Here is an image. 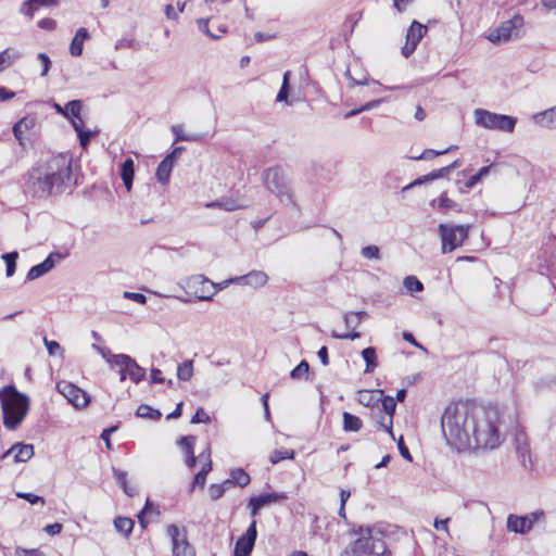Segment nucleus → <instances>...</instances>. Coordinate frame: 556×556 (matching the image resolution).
Instances as JSON below:
<instances>
[{"instance_id": "nucleus-1", "label": "nucleus", "mask_w": 556, "mask_h": 556, "mask_svg": "<svg viewBox=\"0 0 556 556\" xmlns=\"http://www.w3.org/2000/svg\"><path fill=\"white\" fill-rule=\"evenodd\" d=\"M441 426L447 444L457 451L494 450L506 434L504 416L497 407L470 402L448 405L442 415Z\"/></svg>"}, {"instance_id": "nucleus-2", "label": "nucleus", "mask_w": 556, "mask_h": 556, "mask_svg": "<svg viewBox=\"0 0 556 556\" xmlns=\"http://www.w3.org/2000/svg\"><path fill=\"white\" fill-rule=\"evenodd\" d=\"M72 186V159L66 154L50 159L42 168L34 170L29 179V188L38 198L62 193Z\"/></svg>"}, {"instance_id": "nucleus-3", "label": "nucleus", "mask_w": 556, "mask_h": 556, "mask_svg": "<svg viewBox=\"0 0 556 556\" xmlns=\"http://www.w3.org/2000/svg\"><path fill=\"white\" fill-rule=\"evenodd\" d=\"M354 534L357 538L344 548L342 556H392L379 529L359 527Z\"/></svg>"}, {"instance_id": "nucleus-4", "label": "nucleus", "mask_w": 556, "mask_h": 556, "mask_svg": "<svg viewBox=\"0 0 556 556\" xmlns=\"http://www.w3.org/2000/svg\"><path fill=\"white\" fill-rule=\"evenodd\" d=\"M0 402L4 427L8 430L17 429L28 413L29 397L14 386H7L0 390Z\"/></svg>"}, {"instance_id": "nucleus-5", "label": "nucleus", "mask_w": 556, "mask_h": 556, "mask_svg": "<svg viewBox=\"0 0 556 556\" xmlns=\"http://www.w3.org/2000/svg\"><path fill=\"white\" fill-rule=\"evenodd\" d=\"M266 189L275 194L285 206L295 207L296 201L291 188V181L280 167H270L263 172Z\"/></svg>"}, {"instance_id": "nucleus-6", "label": "nucleus", "mask_w": 556, "mask_h": 556, "mask_svg": "<svg viewBox=\"0 0 556 556\" xmlns=\"http://www.w3.org/2000/svg\"><path fill=\"white\" fill-rule=\"evenodd\" d=\"M103 357H105L112 368L118 371L121 382L129 378L134 383H139L146 377V369L127 354H113L108 357L103 354Z\"/></svg>"}, {"instance_id": "nucleus-7", "label": "nucleus", "mask_w": 556, "mask_h": 556, "mask_svg": "<svg viewBox=\"0 0 556 556\" xmlns=\"http://www.w3.org/2000/svg\"><path fill=\"white\" fill-rule=\"evenodd\" d=\"M473 114L476 124L486 129L513 132L517 124V118L514 116L493 113L484 109H476Z\"/></svg>"}, {"instance_id": "nucleus-8", "label": "nucleus", "mask_w": 556, "mask_h": 556, "mask_svg": "<svg viewBox=\"0 0 556 556\" xmlns=\"http://www.w3.org/2000/svg\"><path fill=\"white\" fill-rule=\"evenodd\" d=\"M178 286L199 301H212L216 294V285L203 275H193L181 279Z\"/></svg>"}, {"instance_id": "nucleus-9", "label": "nucleus", "mask_w": 556, "mask_h": 556, "mask_svg": "<svg viewBox=\"0 0 556 556\" xmlns=\"http://www.w3.org/2000/svg\"><path fill=\"white\" fill-rule=\"evenodd\" d=\"M438 231L442 241V253L446 254L464 243L468 237L469 227L464 225L440 224Z\"/></svg>"}, {"instance_id": "nucleus-10", "label": "nucleus", "mask_w": 556, "mask_h": 556, "mask_svg": "<svg viewBox=\"0 0 556 556\" xmlns=\"http://www.w3.org/2000/svg\"><path fill=\"white\" fill-rule=\"evenodd\" d=\"M523 24V16L515 14L509 20L502 22L486 38L493 43L506 42L518 38L522 31Z\"/></svg>"}, {"instance_id": "nucleus-11", "label": "nucleus", "mask_w": 556, "mask_h": 556, "mask_svg": "<svg viewBox=\"0 0 556 556\" xmlns=\"http://www.w3.org/2000/svg\"><path fill=\"white\" fill-rule=\"evenodd\" d=\"M166 532L172 541L174 556H195L193 547L187 540L185 530H180L176 525H169Z\"/></svg>"}, {"instance_id": "nucleus-12", "label": "nucleus", "mask_w": 556, "mask_h": 556, "mask_svg": "<svg viewBox=\"0 0 556 556\" xmlns=\"http://www.w3.org/2000/svg\"><path fill=\"white\" fill-rule=\"evenodd\" d=\"M56 390L76 408H84L90 402L89 395L72 382L59 381Z\"/></svg>"}, {"instance_id": "nucleus-13", "label": "nucleus", "mask_w": 556, "mask_h": 556, "mask_svg": "<svg viewBox=\"0 0 556 556\" xmlns=\"http://www.w3.org/2000/svg\"><path fill=\"white\" fill-rule=\"evenodd\" d=\"M542 517L543 511H534L526 516L509 515L507 517V529L515 533H527Z\"/></svg>"}, {"instance_id": "nucleus-14", "label": "nucleus", "mask_w": 556, "mask_h": 556, "mask_svg": "<svg viewBox=\"0 0 556 556\" xmlns=\"http://www.w3.org/2000/svg\"><path fill=\"white\" fill-rule=\"evenodd\" d=\"M257 538L256 520H252L247 531L235 544L233 556H250Z\"/></svg>"}, {"instance_id": "nucleus-15", "label": "nucleus", "mask_w": 556, "mask_h": 556, "mask_svg": "<svg viewBox=\"0 0 556 556\" xmlns=\"http://www.w3.org/2000/svg\"><path fill=\"white\" fill-rule=\"evenodd\" d=\"M268 280L266 273L262 270H252L243 276H238L226 280L240 286H249L254 289L263 287Z\"/></svg>"}, {"instance_id": "nucleus-16", "label": "nucleus", "mask_w": 556, "mask_h": 556, "mask_svg": "<svg viewBox=\"0 0 556 556\" xmlns=\"http://www.w3.org/2000/svg\"><path fill=\"white\" fill-rule=\"evenodd\" d=\"M54 257L60 258L61 255L59 253H50L43 262L30 267L26 279L31 281L49 273L55 266Z\"/></svg>"}, {"instance_id": "nucleus-17", "label": "nucleus", "mask_w": 556, "mask_h": 556, "mask_svg": "<svg viewBox=\"0 0 556 556\" xmlns=\"http://www.w3.org/2000/svg\"><path fill=\"white\" fill-rule=\"evenodd\" d=\"M10 455H13L16 463H25L34 456V445L15 443L2 455V457L5 458Z\"/></svg>"}, {"instance_id": "nucleus-18", "label": "nucleus", "mask_w": 556, "mask_h": 556, "mask_svg": "<svg viewBox=\"0 0 556 556\" xmlns=\"http://www.w3.org/2000/svg\"><path fill=\"white\" fill-rule=\"evenodd\" d=\"M532 119L541 127L556 129V106L534 114Z\"/></svg>"}, {"instance_id": "nucleus-19", "label": "nucleus", "mask_w": 556, "mask_h": 556, "mask_svg": "<svg viewBox=\"0 0 556 556\" xmlns=\"http://www.w3.org/2000/svg\"><path fill=\"white\" fill-rule=\"evenodd\" d=\"M58 4V0H26L22 3L20 12L31 18L40 8L53 7Z\"/></svg>"}, {"instance_id": "nucleus-20", "label": "nucleus", "mask_w": 556, "mask_h": 556, "mask_svg": "<svg viewBox=\"0 0 556 556\" xmlns=\"http://www.w3.org/2000/svg\"><path fill=\"white\" fill-rule=\"evenodd\" d=\"M90 37L89 31L85 27L77 29L70 46V52L73 56H80L83 54L84 41Z\"/></svg>"}, {"instance_id": "nucleus-21", "label": "nucleus", "mask_w": 556, "mask_h": 556, "mask_svg": "<svg viewBox=\"0 0 556 556\" xmlns=\"http://www.w3.org/2000/svg\"><path fill=\"white\" fill-rule=\"evenodd\" d=\"M251 481L248 472L242 468H235L230 470V478L225 480V484L229 488L232 485H239L241 488L247 486Z\"/></svg>"}, {"instance_id": "nucleus-22", "label": "nucleus", "mask_w": 556, "mask_h": 556, "mask_svg": "<svg viewBox=\"0 0 556 556\" xmlns=\"http://www.w3.org/2000/svg\"><path fill=\"white\" fill-rule=\"evenodd\" d=\"M35 126L34 117H23L13 126V134L20 144H24V135Z\"/></svg>"}, {"instance_id": "nucleus-23", "label": "nucleus", "mask_w": 556, "mask_h": 556, "mask_svg": "<svg viewBox=\"0 0 556 556\" xmlns=\"http://www.w3.org/2000/svg\"><path fill=\"white\" fill-rule=\"evenodd\" d=\"M382 391H369V390H363L358 392V402L359 404L367 406V407H374L376 406L382 396Z\"/></svg>"}, {"instance_id": "nucleus-24", "label": "nucleus", "mask_w": 556, "mask_h": 556, "mask_svg": "<svg viewBox=\"0 0 556 556\" xmlns=\"http://www.w3.org/2000/svg\"><path fill=\"white\" fill-rule=\"evenodd\" d=\"M113 476H114L116 482L118 483V485L123 489V491L128 496H135L137 494L136 486L129 485L127 482V472L126 471H123L117 468H113Z\"/></svg>"}, {"instance_id": "nucleus-25", "label": "nucleus", "mask_w": 556, "mask_h": 556, "mask_svg": "<svg viewBox=\"0 0 556 556\" xmlns=\"http://www.w3.org/2000/svg\"><path fill=\"white\" fill-rule=\"evenodd\" d=\"M342 418H343V430L345 432H357L363 427L362 419L351 413L344 412L342 414Z\"/></svg>"}, {"instance_id": "nucleus-26", "label": "nucleus", "mask_w": 556, "mask_h": 556, "mask_svg": "<svg viewBox=\"0 0 556 556\" xmlns=\"http://www.w3.org/2000/svg\"><path fill=\"white\" fill-rule=\"evenodd\" d=\"M362 357L366 363L364 372L371 374L378 366L376 349L368 346L362 351Z\"/></svg>"}, {"instance_id": "nucleus-27", "label": "nucleus", "mask_w": 556, "mask_h": 556, "mask_svg": "<svg viewBox=\"0 0 556 556\" xmlns=\"http://www.w3.org/2000/svg\"><path fill=\"white\" fill-rule=\"evenodd\" d=\"M173 167H174V164L169 160H166L164 157L157 166V169L155 173L156 179L163 185L167 184L169 180Z\"/></svg>"}, {"instance_id": "nucleus-28", "label": "nucleus", "mask_w": 556, "mask_h": 556, "mask_svg": "<svg viewBox=\"0 0 556 556\" xmlns=\"http://www.w3.org/2000/svg\"><path fill=\"white\" fill-rule=\"evenodd\" d=\"M252 498L260 506V508H263L264 506H267L271 503L283 501L287 498V496L283 493L274 492L261 494L258 496H253Z\"/></svg>"}, {"instance_id": "nucleus-29", "label": "nucleus", "mask_w": 556, "mask_h": 556, "mask_svg": "<svg viewBox=\"0 0 556 556\" xmlns=\"http://www.w3.org/2000/svg\"><path fill=\"white\" fill-rule=\"evenodd\" d=\"M206 207H210V208L218 207V208H223L225 211L230 212V211H236V210L242 208L243 205L233 199H223V200L208 202L206 204Z\"/></svg>"}, {"instance_id": "nucleus-30", "label": "nucleus", "mask_w": 556, "mask_h": 556, "mask_svg": "<svg viewBox=\"0 0 556 556\" xmlns=\"http://www.w3.org/2000/svg\"><path fill=\"white\" fill-rule=\"evenodd\" d=\"M426 31L427 28L424 25L414 21L407 30L406 40L418 45Z\"/></svg>"}, {"instance_id": "nucleus-31", "label": "nucleus", "mask_w": 556, "mask_h": 556, "mask_svg": "<svg viewBox=\"0 0 556 556\" xmlns=\"http://www.w3.org/2000/svg\"><path fill=\"white\" fill-rule=\"evenodd\" d=\"M134 520L127 517H117L114 520V527L117 532L128 538L134 529Z\"/></svg>"}, {"instance_id": "nucleus-32", "label": "nucleus", "mask_w": 556, "mask_h": 556, "mask_svg": "<svg viewBox=\"0 0 556 556\" xmlns=\"http://www.w3.org/2000/svg\"><path fill=\"white\" fill-rule=\"evenodd\" d=\"M136 416L150 420H159L162 414L159 409L152 408L147 404H141L136 410Z\"/></svg>"}, {"instance_id": "nucleus-33", "label": "nucleus", "mask_w": 556, "mask_h": 556, "mask_svg": "<svg viewBox=\"0 0 556 556\" xmlns=\"http://www.w3.org/2000/svg\"><path fill=\"white\" fill-rule=\"evenodd\" d=\"M193 376V362L187 359L177 366V378L181 381H189Z\"/></svg>"}, {"instance_id": "nucleus-34", "label": "nucleus", "mask_w": 556, "mask_h": 556, "mask_svg": "<svg viewBox=\"0 0 556 556\" xmlns=\"http://www.w3.org/2000/svg\"><path fill=\"white\" fill-rule=\"evenodd\" d=\"M18 257V253L16 251L5 253L2 255V260L5 262V275L7 277H12L16 270V260Z\"/></svg>"}, {"instance_id": "nucleus-35", "label": "nucleus", "mask_w": 556, "mask_h": 556, "mask_svg": "<svg viewBox=\"0 0 556 556\" xmlns=\"http://www.w3.org/2000/svg\"><path fill=\"white\" fill-rule=\"evenodd\" d=\"M172 131L176 137V141H198L201 139L200 135L195 134H186L184 131L182 125H174L172 126Z\"/></svg>"}, {"instance_id": "nucleus-36", "label": "nucleus", "mask_w": 556, "mask_h": 556, "mask_svg": "<svg viewBox=\"0 0 556 556\" xmlns=\"http://www.w3.org/2000/svg\"><path fill=\"white\" fill-rule=\"evenodd\" d=\"M379 403H381V412H383L384 415H387V417H391L393 419V416L396 410V402H395L394 397L389 396V395L388 396L382 395Z\"/></svg>"}, {"instance_id": "nucleus-37", "label": "nucleus", "mask_w": 556, "mask_h": 556, "mask_svg": "<svg viewBox=\"0 0 556 556\" xmlns=\"http://www.w3.org/2000/svg\"><path fill=\"white\" fill-rule=\"evenodd\" d=\"M290 76H291V73L289 71L285 72L280 90L276 97L277 102H287L288 103Z\"/></svg>"}, {"instance_id": "nucleus-38", "label": "nucleus", "mask_w": 556, "mask_h": 556, "mask_svg": "<svg viewBox=\"0 0 556 556\" xmlns=\"http://www.w3.org/2000/svg\"><path fill=\"white\" fill-rule=\"evenodd\" d=\"M83 103L80 100H72L66 103L65 110H66V118L73 119V118H79L80 112H81Z\"/></svg>"}, {"instance_id": "nucleus-39", "label": "nucleus", "mask_w": 556, "mask_h": 556, "mask_svg": "<svg viewBox=\"0 0 556 556\" xmlns=\"http://www.w3.org/2000/svg\"><path fill=\"white\" fill-rule=\"evenodd\" d=\"M403 285L405 289L410 292H420L424 290L422 282L415 276H407L404 278Z\"/></svg>"}, {"instance_id": "nucleus-40", "label": "nucleus", "mask_w": 556, "mask_h": 556, "mask_svg": "<svg viewBox=\"0 0 556 556\" xmlns=\"http://www.w3.org/2000/svg\"><path fill=\"white\" fill-rule=\"evenodd\" d=\"M294 456L293 450H276L270 455V463L275 465L283 459H293Z\"/></svg>"}, {"instance_id": "nucleus-41", "label": "nucleus", "mask_w": 556, "mask_h": 556, "mask_svg": "<svg viewBox=\"0 0 556 556\" xmlns=\"http://www.w3.org/2000/svg\"><path fill=\"white\" fill-rule=\"evenodd\" d=\"M0 53L3 56L8 66H11L23 56L22 52H20L15 48H7Z\"/></svg>"}, {"instance_id": "nucleus-42", "label": "nucleus", "mask_w": 556, "mask_h": 556, "mask_svg": "<svg viewBox=\"0 0 556 556\" xmlns=\"http://www.w3.org/2000/svg\"><path fill=\"white\" fill-rule=\"evenodd\" d=\"M135 174V163L134 160L127 157L121 165V178H134Z\"/></svg>"}, {"instance_id": "nucleus-43", "label": "nucleus", "mask_w": 556, "mask_h": 556, "mask_svg": "<svg viewBox=\"0 0 556 556\" xmlns=\"http://www.w3.org/2000/svg\"><path fill=\"white\" fill-rule=\"evenodd\" d=\"M228 488H229V485L225 484V481L219 484H217V483L211 484L208 488V494H210L211 500L217 501L218 498H220Z\"/></svg>"}, {"instance_id": "nucleus-44", "label": "nucleus", "mask_w": 556, "mask_h": 556, "mask_svg": "<svg viewBox=\"0 0 556 556\" xmlns=\"http://www.w3.org/2000/svg\"><path fill=\"white\" fill-rule=\"evenodd\" d=\"M308 370H309V365L305 359H303L300 362V364L296 367H294L291 370L290 377L292 379H302L303 377L307 376Z\"/></svg>"}, {"instance_id": "nucleus-45", "label": "nucleus", "mask_w": 556, "mask_h": 556, "mask_svg": "<svg viewBox=\"0 0 556 556\" xmlns=\"http://www.w3.org/2000/svg\"><path fill=\"white\" fill-rule=\"evenodd\" d=\"M378 429H382L386 432L390 434V437L395 440L394 433H393V419L391 417H387V415H380L379 419L377 420Z\"/></svg>"}, {"instance_id": "nucleus-46", "label": "nucleus", "mask_w": 556, "mask_h": 556, "mask_svg": "<svg viewBox=\"0 0 556 556\" xmlns=\"http://www.w3.org/2000/svg\"><path fill=\"white\" fill-rule=\"evenodd\" d=\"M492 166H483L481 167L477 174L472 175L466 182V187L467 188H472L473 186H476L483 177H485L490 170H491Z\"/></svg>"}, {"instance_id": "nucleus-47", "label": "nucleus", "mask_w": 556, "mask_h": 556, "mask_svg": "<svg viewBox=\"0 0 556 556\" xmlns=\"http://www.w3.org/2000/svg\"><path fill=\"white\" fill-rule=\"evenodd\" d=\"M194 442H195V437L186 435V437L180 438V440L178 441V444L181 447V450L185 452V454L187 455V454L193 453Z\"/></svg>"}, {"instance_id": "nucleus-48", "label": "nucleus", "mask_w": 556, "mask_h": 556, "mask_svg": "<svg viewBox=\"0 0 556 556\" xmlns=\"http://www.w3.org/2000/svg\"><path fill=\"white\" fill-rule=\"evenodd\" d=\"M361 254L367 260H379L380 249L377 245H367L362 249Z\"/></svg>"}, {"instance_id": "nucleus-49", "label": "nucleus", "mask_w": 556, "mask_h": 556, "mask_svg": "<svg viewBox=\"0 0 556 556\" xmlns=\"http://www.w3.org/2000/svg\"><path fill=\"white\" fill-rule=\"evenodd\" d=\"M455 147H450L445 150H442V151H435V150H432V149H427L425 150L419 156H416V157H413L414 160H431L435 156H439V155H442V154H445L447 152H450L452 149H454Z\"/></svg>"}, {"instance_id": "nucleus-50", "label": "nucleus", "mask_w": 556, "mask_h": 556, "mask_svg": "<svg viewBox=\"0 0 556 556\" xmlns=\"http://www.w3.org/2000/svg\"><path fill=\"white\" fill-rule=\"evenodd\" d=\"M211 421L210 416L202 408L199 407L195 412V414L191 418V424H208Z\"/></svg>"}, {"instance_id": "nucleus-51", "label": "nucleus", "mask_w": 556, "mask_h": 556, "mask_svg": "<svg viewBox=\"0 0 556 556\" xmlns=\"http://www.w3.org/2000/svg\"><path fill=\"white\" fill-rule=\"evenodd\" d=\"M16 496H17L18 498H23V500L27 501V502H28V503H30L31 505H35V504H38V503H41V504H43V503H45L43 497L38 496V495H36V494H33V493L17 492V493H16Z\"/></svg>"}, {"instance_id": "nucleus-52", "label": "nucleus", "mask_w": 556, "mask_h": 556, "mask_svg": "<svg viewBox=\"0 0 556 556\" xmlns=\"http://www.w3.org/2000/svg\"><path fill=\"white\" fill-rule=\"evenodd\" d=\"M435 203H438L440 208H454L457 206V204L445 194H442L438 200L432 201V205Z\"/></svg>"}, {"instance_id": "nucleus-53", "label": "nucleus", "mask_w": 556, "mask_h": 556, "mask_svg": "<svg viewBox=\"0 0 556 556\" xmlns=\"http://www.w3.org/2000/svg\"><path fill=\"white\" fill-rule=\"evenodd\" d=\"M344 323L348 328L355 330L361 324V318L357 315H353L352 312L346 313L344 315Z\"/></svg>"}, {"instance_id": "nucleus-54", "label": "nucleus", "mask_w": 556, "mask_h": 556, "mask_svg": "<svg viewBox=\"0 0 556 556\" xmlns=\"http://www.w3.org/2000/svg\"><path fill=\"white\" fill-rule=\"evenodd\" d=\"M15 554L16 556H46V554L38 548L28 549L24 547H17Z\"/></svg>"}, {"instance_id": "nucleus-55", "label": "nucleus", "mask_w": 556, "mask_h": 556, "mask_svg": "<svg viewBox=\"0 0 556 556\" xmlns=\"http://www.w3.org/2000/svg\"><path fill=\"white\" fill-rule=\"evenodd\" d=\"M123 296L127 300L137 302L139 304H146L147 300H148L144 294L138 293V292H130V291H125Z\"/></svg>"}, {"instance_id": "nucleus-56", "label": "nucleus", "mask_w": 556, "mask_h": 556, "mask_svg": "<svg viewBox=\"0 0 556 556\" xmlns=\"http://www.w3.org/2000/svg\"><path fill=\"white\" fill-rule=\"evenodd\" d=\"M37 59L41 62L42 71H41L40 75L43 77L48 74V72L51 67V60L43 52L38 53Z\"/></svg>"}, {"instance_id": "nucleus-57", "label": "nucleus", "mask_w": 556, "mask_h": 556, "mask_svg": "<svg viewBox=\"0 0 556 556\" xmlns=\"http://www.w3.org/2000/svg\"><path fill=\"white\" fill-rule=\"evenodd\" d=\"M198 27L201 31H203L210 38H212V39L219 38V35L211 33V30L208 28V20H204V18L198 20Z\"/></svg>"}, {"instance_id": "nucleus-58", "label": "nucleus", "mask_w": 556, "mask_h": 556, "mask_svg": "<svg viewBox=\"0 0 556 556\" xmlns=\"http://www.w3.org/2000/svg\"><path fill=\"white\" fill-rule=\"evenodd\" d=\"M332 338L341 339V340H356L361 337V333L353 330L352 332L348 333H338L336 331H332L331 333Z\"/></svg>"}, {"instance_id": "nucleus-59", "label": "nucleus", "mask_w": 556, "mask_h": 556, "mask_svg": "<svg viewBox=\"0 0 556 556\" xmlns=\"http://www.w3.org/2000/svg\"><path fill=\"white\" fill-rule=\"evenodd\" d=\"M43 343L47 348L49 355H54L58 351H62L61 345L56 341H50L45 337Z\"/></svg>"}, {"instance_id": "nucleus-60", "label": "nucleus", "mask_w": 556, "mask_h": 556, "mask_svg": "<svg viewBox=\"0 0 556 556\" xmlns=\"http://www.w3.org/2000/svg\"><path fill=\"white\" fill-rule=\"evenodd\" d=\"M205 481H206V475L204 472H201L199 471L194 478H193V481H192V484H191V488H190V491H193V489L199 485L201 488H203L205 485Z\"/></svg>"}, {"instance_id": "nucleus-61", "label": "nucleus", "mask_w": 556, "mask_h": 556, "mask_svg": "<svg viewBox=\"0 0 556 556\" xmlns=\"http://www.w3.org/2000/svg\"><path fill=\"white\" fill-rule=\"evenodd\" d=\"M134 43H135V40L131 39V38H122V39L116 41L115 49L116 50H121V49L132 48Z\"/></svg>"}, {"instance_id": "nucleus-62", "label": "nucleus", "mask_w": 556, "mask_h": 556, "mask_svg": "<svg viewBox=\"0 0 556 556\" xmlns=\"http://www.w3.org/2000/svg\"><path fill=\"white\" fill-rule=\"evenodd\" d=\"M117 430L116 426H112L106 428L101 433V439L105 442L108 448H111L110 435Z\"/></svg>"}, {"instance_id": "nucleus-63", "label": "nucleus", "mask_w": 556, "mask_h": 556, "mask_svg": "<svg viewBox=\"0 0 556 556\" xmlns=\"http://www.w3.org/2000/svg\"><path fill=\"white\" fill-rule=\"evenodd\" d=\"M77 135L79 138L80 146L85 148L89 143L90 138L93 135V132L90 130H83V131L78 132Z\"/></svg>"}, {"instance_id": "nucleus-64", "label": "nucleus", "mask_w": 556, "mask_h": 556, "mask_svg": "<svg viewBox=\"0 0 556 556\" xmlns=\"http://www.w3.org/2000/svg\"><path fill=\"white\" fill-rule=\"evenodd\" d=\"M541 5L546 12L556 14V0H541Z\"/></svg>"}]
</instances>
